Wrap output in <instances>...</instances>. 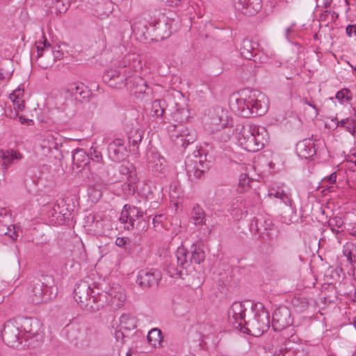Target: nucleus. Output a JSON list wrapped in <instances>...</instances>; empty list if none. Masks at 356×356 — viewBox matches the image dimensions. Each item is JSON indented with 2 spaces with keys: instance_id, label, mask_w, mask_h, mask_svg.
Returning a JSON list of instances; mask_svg holds the SVG:
<instances>
[{
  "instance_id": "nucleus-6",
  "label": "nucleus",
  "mask_w": 356,
  "mask_h": 356,
  "mask_svg": "<svg viewBox=\"0 0 356 356\" xmlns=\"http://www.w3.org/2000/svg\"><path fill=\"white\" fill-rule=\"evenodd\" d=\"M97 284L92 281L90 277H86L78 282L74 289V298L80 307L87 309L90 302H92V295Z\"/></svg>"
},
{
  "instance_id": "nucleus-33",
  "label": "nucleus",
  "mask_w": 356,
  "mask_h": 356,
  "mask_svg": "<svg viewBox=\"0 0 356 356\" xmlns=\"http://www.w3.org/2000/svg\"><path fill=\"white\" fill-rule=\"evenodd\" d=\"M153 159L149 161V168L156 175L163 172L165 168V160L158 153H154Z\"/></svg>"
},
{
  "instance_id": "nucleus-38",
  "label": "nucleus",
  "mask_w": 356,
  "mask_h": 356,
  "mask_svg": "<svg viewBox=\"0 0 356 356\" xmlns=\"http://www.w3.org/2000/svg\"><path fill=\"white\" fill-rule=\"evenodd\" d=\"M147 339L149 343L154 347L159 345L163 339L161 330L159 328L152 329L147 334Z\"/></svg>"
},
{
  "instance_id": "nucleus-45",
  "label": "nucleus",
  "mask_w": 356,
  "mask_h": 356,
  "mask_svg": "<svg viewBox=\"0 0 356 356\" xmlns=\"http://www.w3.org/2000/svg\"><path fill=\"white\" fill-rule=\"evenodd\" d=\"M265 224V217L259 216L257 218H254L251 223V227L252 228L254 226L255 227L256 232L260 234V236L262 238V231L264 229V225Z\"/></svg>"
},
{
  "instance_id": "nucleus-27",
  "label": "nucleus",
  "mask_w": 356,
  "mask_h": 356,
  "mask_svg": "<svg viewBox=\"0 0 356 356\" xmlns=\"http://www.w3.org/2000/svg\"><path fill=\"white\" fill-rule=\"evenodd\" d=\"M281 350L292 351L296 354V356H303V344L300 342L297 335L292 334L282 345Z\"/></svg>"
},
{
  "instance_id": "nucleus-20",
  "label": "nucleus",
  "mask_w": 356,
  "mask_h": 356,
  "mask_svg": "<svg viewBox=\"0 0 356 356\" xmlns=\"http://www.w3.org/2000/svg\"><path fill=\"white\" fill-rule=\"evenodd\" d=\"M72 170L76 173L90 170L89 155L83 149L77 148L72 152Z\"/></svg>"
},
{
  "instance_id": "nucleus-15",
  "label": "nucleus",
  "mask_w": 356,
  "mask_h": 356,
  "mask_svg": "<svg viewBox=\"0 0 356 356\" xmlns=\"http://www.w3.org/2000/svg\"><path fill=\"white\" fill-rule=\"evenodd\" d=\"M108 155L114 162H122L128 157V151L122 138H115L108 143Z\"/></svg>"
},
{
  "instance_id": "nucleus-21",
  "label": "nucleus",
  "mask_w": 356,
  "mask_h": 356,
  "mask_svg": "<svg viewBox=\"0 0 356 356\" xmlns=\"http://www.w3.org/2000/svg\"><path fill=\"white\" fill-rule=\"evenodd\" d=\"M93 295H92V302H90L86 310L97 311L106 305H109V298L108 291L101 290L99 284L95 289H93Z\"/></svg>"
},
{
  "instance_id": "nucleus-44",
  "label": "nucleus",
  "mask_w": 356,
  "mask_h": 356,
  "mask_svg": "<svg viewBox=\"0 0 356 356\" xmlns=\"http://www.w3.org/2000/svg\"><path fill=\"white\" fill-rule=\"evenodd\" d=\"M179 268V266L177 264L170 263L165 268V270L171 277L182 278V270Z\"/></svg>"
},
{
  "instance_id": "nucleus-13",
  "label": "nucleus",
  "mask_w": 356,
  "mask_h": 356,
  "mask_svg": "<svg viewBox=\"0 0 356 356\" xmlns=\"http://www.w3.org/2000/svg\"><path fill=\"white\" fill-rule=\"evenodd\" d=\"M41 138L40 146L45 155L51 153L53 149L58 150L59 147H62L63 138L58 132L46 131L42 134Z\"/></svg>"
},
{
  "instance_id": "nucleus-47",
  "label": "nucleus",
  "mask_w": 356,
  "mask_h": 356,
  "mask_svg": "<svg viewBox=\"0 0 356 356\" xmlns=\"http://www.w3.org/2000/svg\"><path fill=\"white\" fill-rule=\"evenodd\" d=\"M351 92L348 88H343L341 90H339L335 95L336 99H337L339 102H349L352 99V96L350 95Z\"/></svg>"
},
{
  "instance_id": "nucleus-54",
  "label": "nucleus",
  "mask_w": 356,
  "mask_h": 356,
  "mask_svg": "<svg viewBox=\"0 0 356 356\" xmlns=\"http://www.w3.org/2000/svg\"><path fill=\"white\" fill-rule=\"evenodd\" d=\"M13 102L14 108L17 111H22L25 108V102L24 100L19 102V99H10Z\"/></svg>"
},
{
  "instance_id": "nucleus-31",
  "label": "nucleus",
  "mask_w": 356,
  "mask_h": 356,
  "mask_svg": "<svg viewBox=\"0 0 356 356\" xmlns=\"http://www.w3.org/2000/svg\"><path fill=\"white\" fill-rule=\"evenodd\" d=\"M264 225L262 231V238L264 240L273 241L278 238L280 231L275 227L270 219L265 218V224Z\"/></svg>"
},
{
  "instance_id": "nucleus-64",
  "label": "nucleus",
  "mask_w": 356,
  "mask_h": 356,
  "mask_svg": "<svg viewBox=\"0 0 356 356\" xmlns=\"http://www.w3.org/2000/svg\"><path fill=\"white\" fill-rule=\"evenodd\" d=\"M304 102H305V104H307V105H309V106H311V107H312L313 108H314V109L316 110V114H318V109L317 108V107H316L315 105H314V104H312V103H310V102H309L307 99H305L304 100Z\"/></svg>"
},
{
  "instance_id": "nucleus-4",
  "label": "nucleus",
  "mask_w": 356,
  "mask_h": 356,
  "mask_svg": "<svg viewBox=\"0 0 356 356\" xmlns=\"http://www.w3.org/2000/svg\"><path fill=\"white\" fill-rule=\"evenodd\" d=\"M1 337L5 343L13 348L19 349L27 346L22 330L16 319H10L5 323Z\"/></svg>"
},
{
  "instance_id": "nucleus-30",
  "label": "nucleus",
  "mask_w": 356,
  "mask_h": 356,
  "mask_svg": "<svg viewBox=\"0 0 356 356\" xmlns=\"http://www.w3.org/2000/svg\"><path fill=\"white\" fill-rule=\"evenodd\" d=\"M128 87L135 94H143L146 92L147 88L146 81L140 76H130L127 80Z\"/></svg>"
},
{
  "instance_id": "nucleus-7",
  "label": "nucleus",
  "mask_w": 356,
  "mask_h": 356,
  "mask_svg": "<svg viewBox=\"0 0 356 356\" xmlns=\"http://www.w3.org/2000/svg\"><path fill=\"white\" fill-rule=\"evenodd\" d=\"M193 154L195 159L189 156L186 158L185 161L186 170L189 179H191L192 177L200 179L209 170L211 162L206 159V154L204 155L205 159H202L200 150H195Z\"/></svg>"
},
{
  "instance_id": "nucleus-34",
  "label": "nucleus",
  "mask_w": 356,
  "mask_h": 356,
  "mask_svg": "<svg viewBox=\"0 0 356 356\" xmlns=\"http://www.w3.org/2000/svg\"><path fill=\"white\" fill-rule=\"evenodd\" d=\"M177 264L181 269H186L191 264L188 251L184 248H179L176 252Z\"/></svg>"
},
{
  "instance_id": "nucleus-2",
  "label": "nucleus",
  "mask_w": 356,
  "mask_h": 356,
  "mask_svg": "<svg viewBox=\"0 0 356 356\" xmlns=\"http://www.w3.org/2000/svg\"><path fill=\"white\" fill-rule=\"evenodd\" d=\"M236 97L233 95L236 103V111L243 118H254L266 113L268 104L265 95L257 90H251L249 95Z\"/></svg>"
},
{
  "instance_id": "nucleus-63",
  "label": "nucleus",
  "mask_w": 356,
  "mask_h": 356,
  "mask_svg": "<svg viewBox=\"0 0 356 356\" xmlns=\"http://www.w3.org/2000/svg\"><path fill=\"white\" fill-rule=\"evenodd\" d=\"M344 128H346V129L351 134H353L355 131V127L353 122L348 123V124L346 125Z\"/></svg>"
},
{
  "instance_id": "nucleus-3",
  "label": "nucleus",
  "mask_w": 356,
  "mask_h": 356,
  "mask_svg": "<svg viewBox=\"0 0 356 356\" xmlns=\"http://www.w3.org/2000/svg\"><path fill=\"white\" fill-rule=\"evenodd\" d=\"M236 131H239V142L248 152H258L264 148L267 142V132L264 127L249 123L238 124Z\"/></svg>"
},
{
  "instance_id": "nucleus-59",
  "label": "nucleus",
  "mask_w": 356,
  "mask_h": 356,
  "mask_svg": "<svg viewBox=\"0 0 356 356\" xmlns=\"http://www.w3.org/2000/svg\"><path fill=\"white\" fill-rule=\"evenodd\" d=\"M19 118L22 124H26L27 125L33 124V121L32 120L28 119L24 115H20Z\"/></svg>"
},
{
  "instance_id": "nucleus-18",
  "label": "nucleus",
  "mask_w": 356,
  "mask_h": 356,
  "mask_svg": "<svg viewBox=\"0 0 356 356\" xmlns=\"http://www.w3.org/2000/svg\"><path fill=\"white\" fill-rule=\"evenodd\" d=\"M318 143H315L311 138H305L299 141L296 144L297 154L305 159H313L314 156L317 154L319 145L322 144L320 140H315Z\"/></svg>"
},
{
  "instance_id": "nucleus-49",
  "label": "nucleus",
  "mask_w": 356,
  "mask_h": 356,
  "mask_svg": "<svg viewBox=\"0 0 356 356\" xmlns=\"http://www.w3.org/2000/svg\"><path fill=\"white\" fill-rule=\"evenodd\" d=\"M269 195H273L276 198L280 199L286 205H289L291 207L292 200L291 198L288 196L286 193H285L283 191H277L275 193L270 192L269 193Z\"/></svg>"
},
{
  "instance_id": "nucleus-58",
  "label": "nucleus",
  "mask_w": 356,
  "mask_h": 356,
  "mask_svg": "<svg viewBox=\"0 0 356 356\" xmlns=\"http://www.w3.org/2000/svg\"><path fill=\"white\" fill-rule=\"evenodd\" d=\"M332 121H337L336 127H345L346 126V124L349 122V118H347L346 119L341 120V121H337V119L335 118V119H333Z\"/></svg>"
},
{
  "instance_id": "nucleus-14",
  "label": "nucleus",
  "mask_w": 356,
  "mask_h": 356,
  "mask_svg": "<svg viewBox=\"0 0 356 356\" xmlns=\"http://www.w3.org/2000/svg\"><path fill=\"white\" fill-rule=\"evenodd\" d=\"M63 92L66 97H72L76 104H83L88 102L89 98L92 96L90 90L83 83H72L63 89Z\"/></svg>"
},
{
  "instance_id": "nucleus-22",
  "label": "nucleus",
  "mask_w": 356,
  "mask_h": 356,
  "mask_svg": "<svg viewBox=\"0 0 356 356\" xmlns=\"http://www.w3.org/2000/svg\"><path fill=\"white\" fill-rule=\"evenodd\" d=\"M119 172L122 175H127L129 191H132L134 193L135 192V185L138 181V178L136 173V168L134 164L127 161L122 163L120 166Z\"/></svg>"
},
{
  "instance_id": "nucleus-60",
  "label": "nucleus",
  "mask_w": 356,
  "mask_h": 356,
  "mask_svg": "<svg viewBox=\"0 0 356 356\" xmlns=\"http://www.w3.org/2000/svg\"><path fill=\"white\" fill-rule=\"evenodd\" d=\"M234 129H229V131L227 133H225V136H222L221 139L224 140L225 141H227V140H229L230 138L232 135L234 134Z\"/></svg>"
},
{
  "instance_id": "nucleus-10",
  "label": "nucleus",
  "mask_w": 356,
  "mask_h": 356,
  "mask_svg": "<svg viewBox=\"0 0 356 356\" xmlns=\"http://www.w3.org/2000/svg\"><path fill=\"white\" fill-rule=\"evenodd\" d=\"M143 216L144 213L140 208L126 204L123 207L119 220L124 224V229L131 231L134 229L136 221Z\"/></svg>"
},
{
  "instance_id": "nucleus-12",
  "label": "nucleus",
  "mask_w": 356,
  "mask_h": 356,
  "mask_svg": "<svg viewBox=\"0 0 356 356\" xmlns=\"http://www.w3.org/2000/svg\"><path fill=\"white\" fill-rule=\"evenodd\" d=\"M122 70L111 69L106 71L102 76L104 82L113 88L121 89L127 86L129 77L125 74V70L122 72Z\"/></svg>"
},
{
  "instance_id": "nucleus-35",
  "label": "nucleus",
  "mask_w": 356,
  "mask_h": 356,
  "mask_svg": "<svg viewBox=\"0 0 356 356\" xmlns=\"http://www.w3.org/2000/svg\"><path fill=\"white\" fill-rule=\"evenodd\" d=\"M191 254L190 259L191 264L194 262L197 264H200L204 262L205 259V252L203 248L198 245L193 243L191 247Z\"/></svg>"
},
{
  "instance_id": "nucleus-41",
  "label": "nucleus",
  "mask_w": 356,
  "mask_h": 356,
  "mask_svg": "<svg viewBox=\"0 0 356 356\" xmlns=\"http://www.w3.org/2000/svg\"><path fill=\"white\" fill-rule=\"evenodd\" d=\"M354 252H356V243L347 242L343 245V254L346 257V260L348 263L356 258Z\"/></svg>"
},
{
  "instance_id": "nucleus-23",
  "label": "nucleus",
  "mask_w": 356,
  "mask_h": 356,
  "mask_svg": "<svg viewBox=\"0 0 356 356\" xmlns=\"http://www.w3.org/2000/svg\"><path fill=\"white\" fill-rule=\"evenodd\" d=\"M240 51L245 58L256 62L259 51V44L249 38H244L241 44Z\"/></svg>"
},
{
  "instance_id": "nucleus-43",
  "label": "nucleus",
  "mask_w": 356,
  "mask_h": 356,
  "mask_svg": "<svg viewBox=\"0 0 356 356\" xmlns=\"http://www.w3.org/2000/svg\"><path fill=\"white\" fill-rule=\"evenodd\" d=\"M120 326L121 329L131 330L136 327V322L129 314H123L120 318Z\"/></svg>"
},
{
  "instance_id": "nucleus-16",
  "label": "nucleus",
  "mask_w": 356,
  "mask_h": 356,
  "mask_svg": "<svg viewBox=\"0 0 356 356\" xmlns=\"http://www.w3.org/2000/svg\"><path fill=\"white\" fill-rule=\"evenodd\" d=\"M43 46H37V58L43 57L45 56L47 58H50L49 63H42V67L48 68L52 66V63L56 60H61L63 58V52L59 49L60 47H58V49L55 47H51L50 43L45 39L43 43Z\"/></svg>"
},
{
  "instance_id": "nucleus-25",
  "label": "nucleus",
  "mask_w": 356,
  "mask_h": 356,
  "mask_svg": "<svg viewBox=\"0 0 356 356\" xmlns=\"http://www.w3.org/2000/svg\"><path fill=\"white\" fill-rule=\"evenodd\" d=\"M149 24L154 28L156 35L161 40L168 38L172 33L171 24L168 23L165 16H163L162 19L151 22Z\"/></svg>"
},
{
  "instance_id": "nucleus-61",
  "label": "nucleus",
  "mask_w": 356,
  "mask_h": 356,
  "mask_svg": "<svg viewBox=\"0 0 356 356\" xmlns=\"http://www.w3.org/2000/svg\"><path fill=\"white\" fill-rule=\"evenodd\" d=\"M280 350V354L278 356H296V354L292 351H288V350Z\"/></svg>"
},
{
  "instance_id": "nucleus-17",
  "label": "nucleus",
  "mask_w": 356,
  "mask_h": 356,
  "mask_svg": "<svg viewBox=\"0 0 356 356\" xmlns=\"http://www.w3.org/2000/svg\"><path fill=\"white\" fill-rule=\"evenodd\" d=\"M51 221L58 225H70L74 218L72 209H69L65 204H59L54 206L51 211Z\"/></svg>"
},
{
  "instance_id": "nucleus-53",
  "label": "nucleus",
  "mask_w": 356,
  "mask_h": 356,
  "mask_svg": "<svg viewBox=\"0 0 356 356\" xmlns=\"http://www.w3.org/2000/svg\"><path fill=\"white\" fill-rule=\"evenodd\" d=\"M129 242L130 240L127 237H118L115 240V245L121 248H125Z\"/></svg>"
},
{
  "instance_id": "nucleus-40",
  "label": "nucleus",
  "mask_w": 356,
  "mask_h": 356,
  "mask_svg": "<svg viewBox=\"0 0 356 356\" xmlns=\"http://www.w3.org/2000/svg\"><path fill=\"white\" fill-rule=\"evenodd\" d=\"M191 219L195 225L206 224L204 211L199 205L193 207Z\"/></svg>"
},
{
  "instance_id": "nucleus-52",
  "label": "nucleus",
  "mask_w": 356,
  "mask_h": 356,
  "mask_svg": "<svg viewBox=\"0 0 356 356\" xmlns=\"http://www.w3.org/2000/svg\"><path fill=\"white\" fill-rule=\"evenodd\" d=\"M343 225V220L341 217L335 216L332 218H330L328 221V225L330 227H341Z\"/></svg>"
},
{
  "instance_id": "nucleus-26",
  "label": "nucleus",
  "mask_w": 356,
  "mask_h": 356,
  "mask_svg": "<svg viewBox=\"0 0 356 356\" xmlns=\"http://www.w3.org/2000/svg\"><path fill=\"white\" fill-rule=\"evenodd\" d=\"M109 298V306L113 308H120L123 305V302L126 300V296L121 287H111L108 291Z\"/></svg>"
},
{
  "instance_id": "nucleus-11",
  "label": "nucleus",
  "mask_w": 356,
  "mask_h": 356,
  "mask_svg": "<svg viewBox=\"0 0 356 356\" xmlns=\"http://www.w3.org/2000/svg\"><path fill=\"white\" fill-rule=\"evenodd\" d=\"M293 323L290 309L284 306L277 308L272 316V327L275 332L289 327Z\"/></svg>"
},
{
  "instance_id": "nucleus-50",
  "label": "nucleus",
  "mask_w": 356,
  "mask_h": 356,
  "mask_svg": "<svg viewBox=\"0 0 356 356\" xmlns=\"http://www.w3.org/2000/svg\"><path fill=\"white\" fill-rule=\"evenodd\" d=\"M250 178L247 174H241L238 180V191L243 192L246 186H249Z\"/></svg>"
},
{
  "instance_id": "nucleus-8",
  "label": "nucleus",
  "mask_w": 356,
  "mask_h": 356,
  "mask_svg": "<svg viewBox=\"0 0 356 356\" xmlns=\"http://www.w3.org/2000/svg\"><path fill=\"white\" fill-rule=\"evenodd\" d=\"M168 131L175 145L184 149L193 145L196 140L195 134L183 125H169Z\"/></svg>"
},
{
  "instance_id": "nucleus-19",
  "label": "nucleus",
  "mask_w": 356,
  "mask_h": 356,
  "mask_svg": "<svg viewBox=\"0 0 356 356\" xmlns=\"http://www.w3.org/2000/svg\"><path fill=\"white\" fill-rule=\"evenodd\" d=\"M235 10L244 15L253 16L262 8L261 0H232Z\"/></svg>"
},
{
  "instance_id": "nucleus-57",
  "label": "nucleus",
  "mask_w": 356,
  "mask_h": 356,
  "mask_svg": "<svg viewBox=\"0 0 356 356\" xmlns=\"http://www.w3.org/2000/svg\"><path fill=\"white\" fill-rule=\"evenodd\" d=\"M124 337L125 336H124V333L122 332L121 328H120V330L115 331V338L116 341H119L120 340H121L122 343H124Z\"/></svg>"
},
{
  "instance_id": "nucleus-42",
  "label": "nucleus",
  "mask_w": 356,
  "mask_h": 356,
  "mask_svg": "<svg viewBox=\"0 0 356 356\" xmlns=\"http://www.w3.org/2000/svg\"><path fill=\"white\" fill-rule=\"evenodd\" d=\"M56 14L60 15L65 13L70 6V0H52Z\"/></svg>"
},
{
  "instance_id": "nucleus-39",
  "label": "nucleus",
  "mask_w": 356,
  "mask_h": 356,
  "mask_svg": "<svg viewBox=\"0 0 356 356\" xmlns=\"http://www.w3.org/2000/svg\"><path fill=\"white\" fill-rule=\"evenodd\" d=\"M165 101L163 99H156L152 104V115L156 117H162L165 113Z\"/></svg>"
},
{
  "instance_id": "nucleus-5",
  "label": "nucleus",
  "mask_w": 356,
  "mask_h": 356,
  "mask_svg": "<svg viewBox=\"0 0 356 356\" xmlns=\"http://www.w3.org/2000/svg\"><path fill=\"white\" fill-rule=\"evenodd\" d=\"M19 327L26 342L27 346H38L43 341L42 323L35 318H24L18 321Z\"/></svg>"
},
{
  "instance_id": "nucleus-46",
  "label": "nucleus",
  "mask_w": 356,
  "mask_h": 356,
  "mask_svg": "<svg viewBox=\"0 0 356 356\" xmlns=\"http://www.w3.org/2000/svg\"><path fill=\"white\" fill-rule=\"evenodd\" d=\"M89 155L90 161H92L96 163H102L103 157L100 151L97 149V147H92L89 152L87 153Z\"/></svg>"
},
{
  "instance_id": "nucleus-32",
  "label": "nucleus",
  "mask_w": 356,
  "mask_h": 356,
  "mask_svg": "<svg viewBox=\"0 0 356 356\" xmlns=\"http://www.w3.org/2000/svg\"><path fill=\"white\" fill-rule=\"evenodd\" d=\"M172 120L177 122V125H182L181 124L186 122L189 118V111L187 108L181 106L178 103L175 104V110L171 112L170 114Z\"/></svg>"
},
{
  "instance_id": "nucleus-29",
  "label": "nucleus",
  "mask_w": 356,
  "mask_h": 356,
  "mask_svg": "<svg viewBox=\"0 0 356 356\" xmlns=\"http://www.w3.org/2000/svg\"><path fill=\"white\" fill-rule=\"evenodd\" d=\"M144 131L140 129H131L128 133V141L129 145L132 147L131 151L134 154L139 155V144L143 138Z\"/></svg>"
},
{
  "instance_id": "nucleus-56",
  "label": "nucleus",
  "mask_w": 356,
  "mask_h": 356,
  "mask_svg": "<svg viewBox=\"0 0 356 356\" xmlns=\"http://www.w3.org/2000/svg\"><path fill=\"white\" fill-rule=\"evenodd\" d=\"M8 232H6V234H8L10 238H13V241L17 240V234L15 231V227L13 226V229L8 227Z\"/></svg>"
},
{
  "instance_id": "nucleus-51",
  "label": "nucleus",
  "mask_w": 356,
  "mask_h": 356,
  "mask_svg": "<svg viewBox=\"0 0 356 356\" xmlns=\"http://www.w3.org/2000/svg\"><path fill=\"white\" fill-rule=\"evenodd\" d=\"M24 87L23 84L19 85L11 94L9 95L10 99H19L24 95Z\"/></svg>"
},
{
  "instance_id": "nucleus-55",
  "label": "nucleus",
  "mask_w": 356,
  "mask_h": 356,
  "mask_svg": "<svg viewBox=\"0 0 356 356\" xmlns=\"http://www.w3.org/2000/svg\"><path fill=\"white\" fill-rule=\"evenodd\" d=\"M346 32L348 37L356 35V24H348L346 26Z\"/></svg>"
},
{
  "instance_id": "nucleus-37",
  "label": "nucleus",
  "mask_w": 356,
  "mask_h": 356,
  "mask_svg": "<svg viewBox=\"0 0 356 356\" xmlns=\"http://www.w3.org/2000/svg\"><path fill=\"white\" fill-rule=\"evenodd\" d=\"M337 179V172H332L330 176L324 177L322 179V186L318 188H323L322 193L325 195L326 192L331 193L334 191V186L332 184H335Z\"/></svg>"
},
{
  "instance_id": "nucleus-36",
  "label": "nucleus",
  "mask_w": 356,
  "mask_h": 356,
  "mask_svg": "<svg viewBox=\"0 0 356 356\" xmlns=\"http://www.w3.org/2000/svg\"><path fill=\"white\" fill-rule=\"evenodd\" d=\"M149 218L150 217L148 216V220H145L143 216L140 220L136 221L134 225V229L136 230V234L140 236V238L138 241H136L135 244L140 245L141 236L148 230Z\"/></svg>"
},
{
  "instance_id": "nucleus-9",
  "label": "nucleus",
  "mask_w": 356,
  "mask_h": 356,
  "mask_svg": "<svg viewBox=\"0 0 356 356\" xmlns=\"http://www.w3.org/2000/svg\"><path fill=\"white\" fill-rule=\"evenodd\" d=\"M161 272L157 269H145L138 272L136 283L144 290L156 289L161 280Z\"/></svg>"
},
{
  "instance_id": "nucleus-28",
  "label": "nucleus",
  "mask_w": 356,
  "mask_h": 356,
  "mask_svg": "<svg viewBox=\"0 0 356 356\" xmlns=\"http://www.w3.org/2000/svg\"><path fill=\"white\" fill-rule=\"evenodd\" d=\"M0 158L3 172L8 169V167L22 159V155L13 149L1 150Z\"/></svg>"
},
{
  "instance_id": "nucleus-48",
  "label": "nucleus",
  "mask_w": 356,
  "mask_h": 356,
  "mask_svg": "<svg viewBox=\"0 0 356 356\" xmlns=\"http://www.w3.org/2000/svg\"><path fill=\"white\" fill-rule=\"evenodd\" d=\"M35 282H40L43 285V287L46 288V290L51 291L54 280L51 275H42V277L35 280Z\"/></svg>"
},
{
  "instance_id": "nucleus-62",
  "label": "nucleus",
  "mask_w": 356,
  "mask_h": 356,
  "mask_svg": "<svg viewBox=\"0 0 356 356\" xmlns=\"http://www.w3.org/2000/svg\"><path fill=\"white\" fill-rule=\"evenodd\" d=\"M163 218V216L162 214L155 216L152 220V222L156 225V223H159L162 221V218Z\"/></svg>"
},
{
  "instance_id": "nucleus-24",
  "label": "nucleus",
  "mask_w": 356,
  "mask_h": 356,
  "mask_svg": "<svg viewBox=\"0 0 356 356\" xmlns=\"http://www.w3.org/2000/svg\"><path fill=\"white\" fill-rule=\"evenodd\" d=\"M32 301L34 304L45 302L51 298L52 291L46 290L40 282H33L32 286Z\"/></svg>"
},
{
  "instance_id": "nucleus-1",
  "label": "nucleus",
  "mask_w": 356,
  "mask_h": 356,
  "mask_svg": "<svg viewBox=\"0 0 356 356\" xmlns=\"http://www.w3.org/2000/svg\"><path fill=\"white\" fill-rule=\"evenodd\" d=\"M227 316L234 328L255 337L261 336L270 327V314L260 302H234Z\"/></svg>"
}]
</instances>
